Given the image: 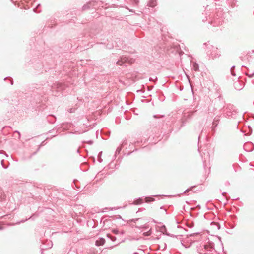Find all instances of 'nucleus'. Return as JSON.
Instances as JSON below:
<instances>
[{"label":"nucleus","mask_w":254,"mask_h":254,"mask_svg":"<svg viewBox=\"0 0 254 254\" xmlns=\"http://www.w3.org/2000/svg\"><path fill=\"white\" fill-rule=\"evenodd\" d=\"M107 236H108V237L110 238L113 241H115V240H116V237H114V236H111L110 235H109V234L107 235Z\"/></svg>","instance_id":"obj_12"},{"label":"nucleus","mask_w":254,"mask_h":254,"mask_svg":"<svg viewBox=\"0 0 254 254\" xmlns=\"http://www.w3.org/2000/svg\"><path fill=\"white\" fill-rule=\"evenodd\" d=\"M75 108H70L68 110V111L69 112V113H73L75 111Z\"/></svg>","instance_id":"obj_14"},{"label":"nucleus","mask_w":254,"mask_h":254,"mask_svg":"<svg viewBox=\"0 0 254 254\" xmlns=\"http://www.w3.org/2000/svg\"><path fill=\"white\" fill-rule=\"evenodd\" d=\"M219 121V119L218 118H217V117H215L214 119V121L213 122V125H215L216 126L217 125V123Z\"/></svg>","instance_id":"obj_10"},{"label":"nucleus","mask_w":254,"mask_h":254,"mask_svg":"<svg viewBox=\"0 0 254 254\" xmlns=\"http://www.w3.org/2000/svg\"><path fill=\"white\" fill-rule=\"evenodd\" d=\"M88 143L89 144H92L93 143V141H92L90 140V141H88Z\"/></svg>","instance_id":"obj_21"},{"label":"nucleus","mask_w":254,"mask_h":254,"mask_svg":"<svg viewBox=\"0 0 254 254\" xmlns=\"http://www.w3.org/2000/svg\"><path fill=\"white\" fill-rule=\"evenodd\" d=\"M143 202V200L142 199H139L134 201L135 204H141Z\"/></svg>","instance_id":"obj_8"},{"label":"nucleus","mask_w":254,"mask_h":254,"mask_svg":"<svg viewBox=\"0 0 254 254\" xmlns=\"http://www.w3.org/2000/svg\"><path fill=\"white\" fill-rule=\"evenodd\" d=\"M58 86L57 87L58 91H60L61 89H62V85L61 84L58 85Z\"/></svg>","instance_id":"obj_15"},{"label":"nucleus","mask_w":254,"mask_h":254,"mask_svg":"<svg viewBox=\"0 0 254 254\" xmlns=\"http://www.w3.org/2000/svg\"><path fill=\"white\" fill-rule=\"evenodd\" d=\"M77 152H79V149L77 150Z\"/></svg>","instance_id":"obj_29"},{"label":"nucleus","mask_w":254,"mask_h":254,"mask_svg":"<svg viewBox=\"0 0 254 254\" xmlns=\"http://www.w3.org/2000/svg\"><path fill=\"white\" fill-rule=\"evenodd\" d=\"M120 150H121V148H118L117 149V151H119V152H120Z\"/></svg>","instance_id":"obj_22"},{"label":"nucleus","mask_w":254,"mask_h":254,"mask_svg":"<svg viewBox=\"0 0 254 254\" xmlns=\"http://www.w3.org/2000/svg\"><path fill=\"white\" fill-rule=\"evenodd\" d=\"M117 231H118L117 230H114V232L115 233H116V234H117Z\"/></svg>","instance_id":"obj_23"},{"label":"nucleus","mask_w":254,"mask_h":254,"mask_svg":"<svg viewBox=\"0 0 254 254\" xmlns=\"http://www.w3.org/2000/svg\"><path fill=\"white\" fill-rule=\"evenodd\" d=\"M145 199L146 202H150L154 200L153 198L149 197H146Z\"/></svg>","instance_id":"obj_11"},{"label":"nucleus","mask_w":254,"mask_h":254,"mask_svg":"<svg viewBox=\"0 0 254 254\" xmlns=\"http://www.w3.org/2000/svg\"><path fill=\"white\" fill-rule=\"evenodd\" d=\"M215 51H217V48H214Z\"/></svg>","instance_id":"obj_27"},{"label":"nucleus","mask_w":254,"mask_h":254,"mask_svg":"<svg viewBox=\"0 0 254 254\" xmlns=\"http://www.w3.org/2000/svg\"><path fill=\"white\" fill-rule=\"evenodd\" d=\"M246 145H247V144H244V148L246 146Z\"/></svg>","instance_id":"obj_26"},{"label":"nucleus","mask_w":254,"mask_h":254,"mask_svg":"<svg viewBox=\"0 0 254 254\" xmlns=\"http://www.w3.org/2000/svg\"><path fill=\"white\" fill-rule=\"evenodd\" d=\"M250 77H252L254 75V73L247 74Z\"/></svg>","instance_id":"obj_19"},{"label":"nucleus","mask_w":254,"mask_h":254,"mask_svg":"<svg viewBox=\"0 0 254 254\" xmlns=\"http://www.w3.org/2000/svg\"><path fill=\"white\" fill-rule=\"evenodd\" d=\"M11 85H12V84H13V81H12V80H11Z\"/></svg>","instance_id":"obj_25"},{"label":"nucleus","mask_w":254,"mask_h":254,"mask_svg":"<svg viewBox=\"0 0 254 254\" xmlns=\"http://www.w3.org/2000/svg\"><path fill=\"white\" fill-rule=\"evenodd\" d=\"M192 69L195 71H198L199 70V65L196 63H193Z\"/></svg>","instance_id":"obj_7"},{"label":"nucleus","mask_w":254,"mask_h":254,"mask_svg":"<svg viewBox=\"0 0 254 254\" xmlns=\"http://www.w3.org/2000/svg\"><path fill=\"white\" fill-rule=\"evenodd\" d=\"M234 87L235 89L238 90H240L243 88V85L241 84L239 81H237L234 83Z\"/></svg>","instance_id":"obj_5"},{"label":"nucleus","mask_w":254,"mask_h":254,"mask_svg":"<svg viewBox=\"0 0 254 254\" xmlns=\"http://www.w3.org/2000/svg\"><path fill=\"white\" fill-rule=\"evenodd\" d=\"M200 254H216V251L212 248L204 246L203 252H199Z\"/></svg>","instance_id":"obj_2"},{"label":"nucleus","mask_w":254,"mask_h":254,"mask_svg":"<svg viewBox=\"0 0 254 254\" xmlns=\"http://www.w3.org/2000/svg\"><path fill=\"white\" fill-rule=\"evenodd\" d=\"M137 254V253H134L133 254Z\"/></svg>","instance_id":"obj_28"},{"label":"nucleus","mask_w":254,"mask_h":254,"mask_svg":"<svg viewBox=\"0 0 254 254\" xmlns=\"http://www.w3.org/2000/svg\"><path fill=\"white\" fill-rule=\"evenodd\" d=\"M226 114L227 116H231V114L229 112H227L226 113Z\"/></svg>","instance_id":"obj_20"},{"label":"nucleus","mask_w":254,"mask_h":254,"mask_svg":"<svg viewBox=\"0 0 254 254\" xmlns=\"http://www.w3.org/2000/svg\"><path fill=\"white\" fill-rule=\"evenodd\" d=\"M16 132H17V133L19 134V135L20 136V134L19 132H18V131H16Z\"/></svg>","instance_id":"obj_24"},{"label":"nucleus","mask_w":254,"mask_h":254,"mask_svg":"<svg viewBox=\"0 0 254 254\" xmlns=\"http://www.w3.org/2000/svg\"><path fill=\"white\" fill-rule=\"evenodd\" d=\"M105 243V240L103 238H100L96 241L95 244L97 246H102Z\"/></svg>","instance_id":"obj_4"},{"label":"nucleus","mask_w":254,"mask_h":254,"mask_svg":"<svg viewBox=\"0 0 254 254\" xmlns=\"http://www.w3.org/2000/svg\"><path fill=\"white\" fill-rule=\"evenodd\" d=\"M210 54L211 55V56L213 58H215V57H216L217 56H219V55L218 54H216V53H211Z\"/></svg>","instance_id":"obj_13"},{"label":"nucleus","mask_w":254,"mask_h":254,"mask_svg":"<svg viewBox=\"0 0 254 254\" xmlns=\"http://www.w3.org/2000/svg\"><path fill=\"white\" fill-rule=\"evenodd\" d=\"M135 4H137L139 2V0H131Z\"/></svg>","instance_id":"obj_16"},{"label":"nucleus","mask_w":254,"mask_h":254,"mask_svg":"<svg viewBox=\"0 0 254 254\" xmlns=\"http://www.w3.org/2000/svg\"><path fill=\"white\" fill-rule=\"evenodd\" d=\"M234 68H235V66H233L231 68V70H230V71H231V74L232 76H235L236 75H235V73L234 72Z\"/></svg>","instance_id":"obj_9"},{"label":"nucleus","mask_w":254,"mask_h":254,"mask_svg":"<svg viewBox=\"0 0 254 254\" xmlns=\"http://www.w3.org/2000/svg\"><path fill=\"white\" fill-rule=\"evenodd\" d=\"M130 221L135 223L134 226L136 228L144 229V230H147L149 228V226L147 224L148 221L145 218H139L133 219L131 220Z\"/></svg>","instance_id":"obj_1"},{"label":"nucleus","mask_w":254,"mask_h":254,"mask_svg":"<svg viewBox=\"0 0 254 254\" xmlns=\"http://www.w3.org/2000/svg\"><path fill=\"white\" fill-rule=\"evenodd\" d=\"M88 7H89L88 4H87V5H84L83 7V9H86V8H87Z\"/></svg>","instance_id":"obj_17"},{"label":"nucleus","mask_w":254,"mask_h":254,"mask_svg":"<svg viewBox=\"0 0 254 254\" xmlns=\"http://www.w3.org/2000/svg\"><path fill=\"white\" fill-rule=\"evenodd\" d=\"M127 144L126 141V140H124V141H123V142L122 143V145L123 146H124L125 144Z\"/></svg>","instance_id":"obj_18"},{"label":"nucleus","mask_w":254,"mask_h":254,"mask_svg":"<svg viewBox=\"0 0 254 254\" xmlns=\"http://www.w3.org/2000/svg\"><path fill=\"white\" fill-rule=\"evenodd\" d=\"M127 62H129L128 60V58H127L126 57H122L120 60H119L117 62L116 64H118L119 65H122L124 64V63H125Z\"/></svg>","instance_id":"obj_3"},{"label":"nucleus","mask_w":254,"mask_h":254,"mask_svg":"<svg viewBox=\"0 0 254 254\" xmlns=\"http://www.w3.org/2000/svg\"><path fill=\"white\" fill-rule=\"evenodd\" d=\"M157 4L156 0H150L148 4V6L153 7Z\"/></svg>","instance_id":"obj_6"}]
</instances>
